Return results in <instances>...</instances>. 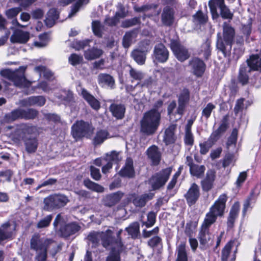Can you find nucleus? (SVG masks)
I'll use <instances>...</instances> for the list:
<instances>
[{
	"label": "nucleus",
	"instance_id": "obj_1",
	"mask_svg": "<svg viewBox=\"0 0 261 261\" xmlns=\"http://www.w3.org/2000/svg\"><path fill=\"white\" fill-rule=\"evenodd\" d=\"M36 131V127L30 124L22 123L17 126L13 135V140L16 143L23 141L25 150L32 153L37 150L38 142L37 138L33 136Z\"/></svg>",
	"mask_w": 261,
	"mask_h": 261
},
{
	"label": "nucleus",
	"instance_id": "obj_2",
	"mask_svg": "<svg viewBox=\"0 0 261 261\" xmlns=\"http://www.w3.org/2000/svg\"><path fill=\"white\" fill-rule=\"evenodd\" d=\"M222 27L223 37L220 33L217 34L216 47L226 57L230 55L236 33L234 28L226 22Z\"/></svg>",
	"mask_w": 261,
	"mask_h": 261
},
{
	"label": "nucleus",
	"instance_id": "obj_3",
	"mask_svg": "<svg viewBox=\"0 0 261 261\" xmlns=\"http://www.w3.org/2000/svg\"><path fill=\"white\" fill-rule=\"evenodd\" d=\"M161 114L155 109L146 112L141 121V131L147 135L155 133L160 124Z\"/></svg>",
	"mask_w": 261,
	"mask_h": 261
},
{
	"label": "nucleus",
	"instance_id": "obj_4",
	"mask_svg": "<svg viewBox=\"0 0 261 261\" xmlns=\"http://www.w3.org/2000/svg\"><path fill=\"white\" fill-rule=\"evenodd\" d=\"M54 242L50 239H41L38 234H34L30 240V248L36 252V261H46L47 249Z\"/></svg>",
	"mask_w": 261,
	"mask_h": 261
},
{
	"label": "nucleus",
	"instance_id": "obj_5",
	"mask_svg": "<svg viewBox=\"0 0 261 261\" xmlns=\"http://www.w3.org/2000/svg\"><path fill=\"white\" fill-rule=\"evenodd\" d=\"M227 196L225 194L219 196L218 199L210 207L209 212L206 214L204 220L214 224L218 217H221L224 214Z\"/></svg>",
	"mask_w": 261,
	"mask_h": 261
},
{
	"label": "nucleus",
	"instance_id": "obj_6",
	"mask_svg": "<svg viewBox=\"0 0 261 261\" xmlns=\"http://www.w3.org/2000/svg\"><path fill=\"white\" fill-rule=\"evenodd\" d=\"M25 68L20 67L15 71L5 70L2 71L1 73L3 75L7 76L9 80L14 82L16 86L19 87H29L31 86L32 82L28 81L24 76Z\"/></svg>",
	"mask_w": 261,
	"mask_h": 261
},
{
	"label": "nucleus",
	"instance_id": "obj_7",
	"mask_svg": "<svg viewBox=\"0 0 261 261\" xmlns=\"http://www.w3.org/2000/svg\"><path fill=\"white\" fill-rule=\"evenodd\" d=\"M69 202L68 197L63 194H51L43 200L44 210L52 211L64 206Z\"/></svg>",
	"mask_w": 261,
	"mask_h": 261
},
{
	"label": "nucleus",
	"instance_id": "obj_8",
	"mask_svg": "<svg viewBox=\"0 0 261 261\" xmlns=\"http://www.w3.org/2000/svg\"><path fill=\"white\" fill-rule=\"evenodd\" d=\"M71 128L72 137L76 140L84 137H88L93 130L92 126L88 122L83 120L76 121Z\"/></svg>",
	"mask_w": 261,
	"mask_h": 261
},
{
	"label": "nucleus",
	"instance_id": "obj_9",
	"mask_svg": "<svg viewBox=\"0 0 261 261\" xmlns=\"http://www.w3.org/2000/svg\"><path fill=\"white\" fill-rule=\"evenodd\" d=\"M172 168L169 167L153 175L149 180L152 189L153 190H158L164 186L168 180Z\"/></svg>",
	"mask_w": 261,
	"mask_h": 261
},
{
	"label": "nucleus",
	"instance_id": "obj_10",
	"mask_svg": "<svg viewBox=\"0 0 261 261\" xmlns=\"http://www.w3.org/2000/svg\"><path fill=\"white\" fill-rule=\"evenodd\" d=\"M170 46L175 56L178 61L184 62L190 57V54L188 50L178 42L172 41Z\"/></svg>",
	"mask_w": 261,
	"mask_h": 261
},
{
	"label": "nucleus",
	"instance_id": "obj_11",
	"mask_svg": "<svg viewBox=\"0 0 261 261\" xmlns=\"http://www.w3.org/2000/svg\"><path fill=\"white\" fill-rule=\"evenodd\" d=\"M189 65L194 75L198 77L202 76L206 68V65L203 60L198 58H193L189 61Z\"/></svg>",
	"mask_w": 261,
	"mask_h": 261
},
{
	"label": "nucleus",
	"instance_id": "obj_12",
	"mask_svg": "<svg viewBox=\"0 0 261 261\" xmlns=\"http://www.w3.org/2000/svg\"><path fill=\"white\" fill-rule=\"evenodd\" d=\"M212 224L213 223L204 220L198 237L201 245H205L211 240L212 235L210 233L209 228Z\"/></svg>",
	"mask_w": 261,
	"mask_h": 261
},
{
	"label": "nucleus",
	"instance_id": "obj_13",
	"mask_svg": "<svg viewBox=\"0 0 261 261\" xmlns=\"http://www.w3.org/2000/svg\"><path fill=\"white\" fill-rule=\"evenodd\" d=\"M154 194L152 193L144 194L140 196H136L134 193L129 194L128 196V200H132L133 204L136 207H142L145 206L146 202L151 199L153 197Z\"/></svg>",
	"mask_w": 261,
	"mask_h": 261
},
{
	"label": "nucleus",
	"instance_id": "obj_14",
	"mask_svg": "<svg viewBox=\"0 0 261 261\" xmlns=\"http://www.w3.org/2000/svg\"><path fill=\"white\" fill-rule=\"evenodd\" d=\"M153 56L159 62H166L169 58V51L162 43L156 44L154 48Z\"/></svg>",
	"mask_w": 261,
	"mask_h": 261
},
{
	"label": "nucleus",
	"instance_id": "obj_15",
	"mask_svg": "<svg viewBox=\"0 0 261 261\" xmlns=\"http://www.w3.org/2000/svg\"><path fill=\"white\" fill-rule=\"evenodd\" d=\"M174 13L173 8L169 6L165 7L161 14V21L163 24L167 27L171 26L175 20Z\"/></svg>",
	"mask_w": 261,
	"mask_h": 261
},
{
	"label": "nucleus",
	"instance_id": "obj_16",
	"mask_svg": "<svg viewBox=\"0 0 261 261\" xmlns=\"http://www.w3.org/2000/svg\"><path fill=\"white\" fill-rule=\"evenodd\" d=\"M126 247L119 243L118 247L113 246L109 255L106 258V261H121V253L126 252Z\"/></svg>",
	"mask_w": 261,
	"mask_h": 261
},
{
	"label": "nucleus",
	"instance_id": "obj_17",
	"mask_svg": "<svg viewBox=\"0 0 261 261\" xmlns=\"http://www.w3.org/2000/svg\"><path fill=\"white\" fill-rule=\"evenodd\" d=\"M124 196V193L118 191L110 194L106 195L103 199V204L108 207H112L117 204Z\"/></svg>",
	"mask_w": 261,
	"mask_h": 261
},
{
	"label": "nucleus",
	"instance_id": "obj_18",
	"mask_svg": "<svg viewBox=\"0 0 261 261\" xmlns=\"http://www.w3.org/2000/svg\"><path fill=\"white\" fill-rule=\"evenodd\" d=\"M45 103V99L42 96H31L21 100L19 104L23 107L37 106L41 107Z\"/></svg>",
	"mask_w": 261,
	"mask_h": 261
},
{
	"label": "nucleus",
	"instance_id": "obj_19",
	"mask_svg": "<svg viewBox=\"0 0 261 261\" xmlns=\"http://www.w3.org/2000/svg\"><path fill=\"white\" fill-rule=\"evenodd\" d=\"M200 195L199 188L195 183L192 184L191 187L188 190L185 197L190 205L193 204L197 200Z\"/></svg>",
	"mask_w": 261,
	"mask_h": 261
},
{
	"label": "nucleus",
	"instance_id": "obj_20",
	"mask_svg": "<svg viewBox=\"0 0 261 261\" xmlns=\"http://www.w3.org/2000/svg\"><path fill=\"white\" fill-rule=\"evenodd\" d=\"M146 153L154 165L159 164L161 159V152L158 146L154 145L150 146Z\"/></svg>",
	"mask_w": 261,
	"mask_h": 261
},
{
	"label": "nucleus",
	"instance_id": "obj_21",
	"mask_svg": "<svg viewBox=\"0 0 261 261\" xmlns=\"http://www.w3.org/2000/svg\"><path fill=\"white\" fill-rule=\"evenodd\" d=\"M30 39V33L20 30L15 31L10 37L11 42L25 43Z\"/></svg>",
	"mask_w": 261,
	"mask_h": 261
},
{
	"label": "nucleus",
	"instance_id": "obj_22",
	"mask_svg": "<svg viewBox=\"0 0 261 261\" xmlns=\"http://www.w3.org/2000/svg\"><path fill=\"white\" fill-rule=\"evenodd\" d=\"M215 177L216 172L215 171L213 170L207 171L205 178L201 181L203 191L207 192L212 189Z\"/></svg>",
	"mask_w": 261,
	"mask_h": 261
},
{
	"label": "nucleus",
	"instance_id": "obj_23",
	"mask_svg": "<svg viewBox=\"0 0 261 261\" xmlns=\"http://www.w3.org/2000/svg\"><path fill=\"white\" fill-rule=\"evenodd\" d=\"M15 229V225H11L9 222L3 224L0 228V243L12 238Z\"/></svg>",
	"mask_w": 261,
	"mask_h": 261
},
{
	"label": "nucleus",
	"instance_id": "obj_24",
	"mask_svg": "<svg viewBox=\"0 0 261 261\" xmlns=\"http://www.w3.org/2000/svg\"><path fill=\"white\" fill-rule=\"evenodd\" d=\"M81 229V226L76 223L73 222L62 226L60 232L64 237H68L75 234Z\"/></svg>",
	"mask_w": 261,
	"mask_h": 261
},
{
	"label": "nucleus",
	"instance_id": "obj_25",
	"mask_svg": "<svg viewBox=\"0 0 261 261\" xmlns=\"http://www.w3.org/2000/svg\"><path fill=\"white\" fill-rule=\"evenodd\" d=\"M176 128V124H171L165 129L163 136V141L166 145L173 144L175 142V131Z\"/></svg>",
	"mask_w": 261,
	"mask_h": 261
},
{
	"label": "nucleus",
	"instance_id": "obj_26",
	"mask_svg": "<svg viewBox=\"0 0 261 261\" xmlns=\"http://www.w3.org/2000/svg\"><path fill=\"white\" fill-rule=\"evenodd\" d=\"M248 68L250 70L261 71V50L259 55H253L247 60Z\"/></svg>",
	"mask_w": 261,
	"mask_h": 261
},
{
	"label": "nucleus",
	"instance_id": "obj_27",
	"mask_svg": "<svg viewBox=\"0 0 261 261\" xmlns=\"http://www.w3.org/2000/svg\"><path fill=\"white\" fill-rule=\"evenodd\" d=\"M81 94L84 99L88 104L95 110H98L100 107L99 101L96 99L92 95L84 88L81 91Z\"/></svg>",
	"mask_w": 261,
	"mask_h": 261
},
{
	"label": "nucleus",
	"instance_id": "obj_28",
	"mask_svg": "<svg viewBox=\"0 0 261 261\" xmlns=\"http://www.w3.org/2000/svg\"><path fill=\"white\" fill-rule=\"evenodd\" d=\"M101 241L102 246L108 248L111 245H115V240L113 237V232L110 229H108L105 231H101Z\"/></svg>",
	"mask_w": 261,
	"mask_h": 261
},
{
	"label": "nucleus",
	"instance_id": "obj_29",
	"mask_svg": "<svg viewBox=\"0 0 261 261\" xmlns=\"http://www.w3.org/2000/svg\"><path fill=\"white\" fill-rule=\"evenodd\" d=\"M134 173L133 161L130 158H127L124 167L119 171V174L123 177H132L134 175Z\"/></svg>",
	"mask_w": 261,
	"mask_h": 261
},
{
	"label": "nucleus",
	"instance_id": "obj_30",
	"mask_svg": "<svg viewBox=\"0 0 261 261\" xmlns=\"http://www.w3.org/2000/svg\"><path fill=\"white\" fill-rule=\"evenodd\" d=\"M98 82L102 86H108L111 89L114 88L115 80L113 76L108 74L100 73L98 75Z\"/></svg>",
	"mask_w": 261,
	"mask_h": 261
},
{
	"label": "nucleus",
	"instance_id": "obj_31",
	"mask_svg": "<svg viewBox=\"0 0 261 261\" xmlns=\"http://www.w3.org/2000/svg\"><path fill=\"white\" fill-rule=\"evenodd\" d=\"M224 1L225 0L209 1L208 5L213 19H216L219 17V14L217 12V8L220 9L224 6Z\"/></svg>",
	"mask_w": 261,
	"mask_h": 261
},
{
	"label": "nucleus",
	"instance_id": "obj_32",
	"mask_svg": "<svg viewBox=\"0 0 261 261\" xmlns=\"http://www.w3.org/2000/svg\"><path fill=\"white\" fill-rule=\"evenodd\" d=\"M146 50H142L138 48L134 49L131 53V57L138 65H144L146 59Z\"/></svg>",
	"mask_w": 261,
	"mask_h": 261
},
{
	"label": "nucleus",
	"instance_id": "obj_33",
	"mask_svg": "<svg viewBox=\"0 0 261 261\" xmlns=\"http://www.w3.org/2000/svg\"><path fill=\"white\" fill-rule=\"evenodd\" d=\"M211 41L206 39L198 48L197 52L199 55H203L205 59L207 60L211 55Z\"/></svg>",
	"mask_w": 261,
	"mask_h": 261
},
{
	"label": "nucleus",
	"instance_id": "obj_34",
	"mask_svg": "<svg viewBox=\"0 0 261 261\" xmlns=\"http://www.w3.org/2000/svg\"><path fill=\"white\" fill-rule=\"evenodd\" d=\"M110 111L114 117L122 119L124 116L125 108L122 105L113 103L110 107Z\"/></svg>",
	"mask_w": 261,
	"mask_h": 261
},
{
	"label": "nucleus",
	"instance_id": "obj_35",
	"mask_svg": "<svg viewBox=\"0 0 261 261\" xmlns=\"http://www.w3.org/2000/svg\"><path fill=\"white\" fill-rule=\"evenodd\" d=\"M137 36V31L136 30H132L126 32L122 39L123 47L126 48H128Z\"/></svg>",
	"mask_w": 261,
	"mask_h": 261
},
{
	"label": "nucleus",
	"instance_id": "obj_36",
	"mask_svg": "<svg viewBox=\"0 0 261 261\" xmlns=\"http://www.w3.org/2000/svg\"><path fill=\"white\" fill-rule=\"evenodd\" d=\"M251 71L250 69L245 65H242L239 70L238 80L243 85H246L249 80L248 73Z\"/></svg>",
	"mask_w": 261,
	"mask_h": 261
},
{
	"label": "nucleus",
	"instance_id": "obj_37",
	"mask_svg": "<svg viewBox=\"0 0 261 261\" xmlns=\"http://www.w3.org/2000/svg\"><path fill=\"white\" fill-rule=\"evenodd\" d=\"M128 67H129L128 73L132 82L134 81H137L138 82H139L144 79L145 74L143 72L133 68L130 65H128Z\"/></svg>",
	"mask_w": 261,
	"mask_h": 261
},
{
	"label": "nucleus",
	"instance_id": "obj_38",
	"mask_svg": "<svg viewBox=\"0 0 261 261\" xmlns=\"http://www.w3.org/2000/svg\"><path fill=\"white\" fill-rule=\"evenodd\" d=\"M239 211V205L238 203H234L229 212V216L227 219L228 227L231 228L233 226V224L236 219L237 218Z\"/></svg>",
	"mask_w": 261,
	"mask_h": 261
},
{
	"label": "nucleus",
	"instance_id": "obj_39",
	"mask_svg": "<svg viewBox=\"0 0 261 261\" xmlns=\"http://www.w3.org/2000/svg\"><path fill=\"white\" fill-rule=\"evenodd\" d=\"M103 53L100 49L92 48L85 52V58L88 60H92L99 58Z\"/></svg>",
	"mask_w": 261,
	"mask_h": 261
},
{
	"label": "nucleus",
	"instance_id": "obj_40",
	"mask_svg": "<svg viewBox=\"0 0 261 261\" xmlns=\"http://www.w3.org/2000/svg\"><path fill=\"white\" fill-rule=\"evenodd\" d=\"M84 186L88 189L98 193H102L104 192V188L101 185L95 183L89 179H85L84 181Z\"/></svg>",
	"mask_w": 261,
	"mask_h": 261
},
{
	"label": "nucleus",
	"instance_id": "obj_41",
	"mask_svg": "<svg viewBox=\"0 0 261 261\" xmlns=\"http://www.w3.org/2000/svg\"><path fill=\"white\" fill-rule=\"evenodd\" d=\"M125 230L132 238L136 239L140 233L139 224L137 222H133L125 228Z\"/></svg>",
	"mask_w": 261,
	"mask_h": 261
},
{
	"label": "nucleus",
	"instance_id": "obj_42",
	"mask_svg": "<svg viewBox=\"0 0 261 261\" xmlns=\"http://www.w3.org/2000/svg\"><path fill=\"white\" fill-rule=\"evenodd\" d=\"M103 159L105 161L111 162L113 163H118L122 160V157L119 152L113 150L107 153L105 156L103 157Z\"/></svg>",
	"mask_w": 261,
	"mask_h": 261
},
{
	"label": "nucleus",
	"instance_id": "obj_43",
	"mask_svg": "<svg viewBox=\"0 0 261 261\" xmlns=\"http://www.w3.org/2000/svg\"><path fill=\"white\" fill-rule=\"evenodd\" d=\"M227 128V124L225 122H223L217 130L212 133L210 136L211 139L216 142L221 135L226 132Z\"/></svg>",
	"mask_w": 261,
	"mask_h": 261
},
{
	"label": "nucleus",
	"instance_id": "obj_44",
	"mask_svg": "<svg viewBox=\"0 0 261 261\" xmlns=\"http://www.w3.org/2000/svg\"><path fill=\"white\" fill-rule=\"evenodd\" d=\"M34 70L36 72L39 73L40 75L42 73L44 77L49 81H53L55 79L53 73L50 70L46 69L44 66H37L35 68Z\"/></svg>",
	"mask_w": 261,
	"mask_h": 261
},
{
	"label": "nucleus",
	"instance_id": "obj_45",
	"mask_svg": "<svg viewBox=\"0 0 261 261\" xmlns=\"http://www.w3.org/2000/svg\"><path fill=\"white\" fill-rule=\"evenodd\" d=\"M177 256L176 261H188L186 244L182 243L177 248Z\"/></svg>",
	"mask_w": 261,
	"mask_h": 261
},
{
	"label": "nucleus",
	"instance_id": "obj_46",
	"mask_svg": "<svg viewBox=\"0 0 261 261\" xmlns=\"http://www.w3.org/2000/svg\"><path fill=\"white\" fill-rule=\"evenodd\" d=\"M22 114V109H17L7 114L6 118L9 121H13L18 119H23Z\"/></svg>",
	"mask_w": 261,
	"mask_h": 261
},
{
	"label": "nucleus",
	"instance_id": "obj_47",
	"mask_svg": "<svg viewBox=\"0 0 261 261\" xmlns=\"http://www.w3.org/2000/svg\"><path fill=\"white\" fill-rule=\"evenodd\" d=\"M205 168L204 165H195L194 166L191 167L190 169V172L191 175L200 178L203 176L205 171Z\"/></svg>",
	"mask_w": 261,
	"mask_h": 261
},
{
	"label": "nucleus",
	"instance_id": "obj_48",
	"mask_svg": "<svg viewBox=\"0 0 261 261\" xmlns=\"http://www.w3.org/2000/svg\"><path fill=\"white\" fill-rule=\"evenodd\" d=\"M193 21L199 24H204L207 20L208 17L206 14H204L201 11H197L193 16Z\"/></svg>",
	"mask_w": 261,
	"mask_h": 261
},
{
	"label": "nucleus",
	"instance_id": "obj_49",
	"mask_svg": "<svg viewBox=\"0 0 261 261\" xmlns=\"http://www.w3.org/2000/svg\"><path fill=\"white\" fill-rule=\"evenodd\" d=\"M233 243L229 242L223 248L221 252V260L222 261H228L230 255L231 250L232 247Z\"/></svg>",
	"mask_w": 261,
	"mask_h": 261
},
{
	"label": "nucleus",
	"instance_id": "obj_50",
	"mask_svg": "<svg viewBox=\"0 0 261 261\" xmlns=\"http://www.w3.org/2000/svg\"><path fill=\"white\" fill-rule=\"evenodd\" d=\"M53 215H48L42 219H40L36 224L37 228H43L49 226L53 219Z\"/></svg>",
	"mask_w": 261,
	"mask_h": 261
},
{
	"label": "nucleus",
	"instance_id": "obj_51",
	"mask_svg": "<svg viewBox=\"0 0 261 261\" xmlns=\"http://www.w3.org/2000/svg\"><path fill=\"white\" fill-rule=\"evenodd\" d=\"M215 142V141H213V140H211V137H210L207 141L202 143H200L199 144L200 153L202 154H205L207 152H208L210 148Z\"/></svg>",
	"mask_w": 261,
	"mask_h": 261
},
{
	"label": "nucleus",
	"instance_id": "obj_52",
	"mask_svg": "<svg viewBox=\"0 0 261 261\" xmlns=\"http://www.w3.org/2000/svg\"><path fill=\"white\" fill-rule=\"evenodd\" d=\"M109 133L105 130H100L96 133L94 138V143L96 144H100L108 138Z\"/></svg>",
	"mask_w": 261,
	"mask_h": 261
},
{
	"label": "nucleus",
	"instance_id": "obj_53",
	"mask_svg": "<svg viewBox=\"0 0 261 261\" xmlns=\"http://www.w3.org/2000/svg\"><path fill=\"white\" fill-rule=\"evenodd\" d=\"M197 223L196 222L190 221L186 224L185 230V233L189 237H191L195 232Z\"/></svg>",
	"mask_w": 261,
	"mask_h": 261
},
{
	"label": "nucleus",
	"instance_id": "obj_54",
	"mask_svg": "<svg viewBox=\"0 0 261 261\" xmlns=\"http://www.w3.org/2000/svg\"><path fill=\"white\" fill-rule=\"evenodd\" d=\"M89 2V0H79L74 5L71 7V12L68 15V17L73 16L79 10L81 7L83 5L87 4Z\"/></svg>",
	"mask_w": 261,
	"mask_h": 261
},
{
	"label": "nucleus",
	"instance_id": "obj_55",
	"mask_svg": "<svg viewBox=\"0 0 261 261\" xmlns=\"http://www.w3.org/2000/svg\"><path fill=\"white\" fill-rule=\"evenodd\" d=\"M22 114L23 119L27 120L33 119L37 117L38 112L33 109H22Z\"/></svg>",
	"mask_w": 261,
	"mask_h": 261
},
{
	"label": "nucleus",
	"instance_id": "obj_56",
	"mask_svg": "<svg viewBox=\"0 0 261 261\" xmlns=\"http://www.w3.org/2000/svg\"><path fill=\"white\" fill-rule=\"evenodd\" d=\"M87 239L96 247L101 239V232H92L89 234Z\"/></svg>",
	"mask_w": 261,
	"mask_h": 261
},
{
	"label": "nucleus",
	"instance_id": "obj_57",
	"mask_svg": "<svg viewBox=\"0 0 261 261\" xmlns=\"http://www.w3.org/2000/svg\"><path fill=\"white\" fill-rule=\"evenodd\" d=\"M140 23L139 17H134L122 21L121 27L124 28H129Z\"/></svg>",
	"mask_w": 261,
	"mask_h": 261
},
{
	"label": "nucleus",
	"instance_id": "obj_58",
	"mask_svg": "<svg viewBox=\"0 0 261 261\" xmlns=\"http://www.w3.org/2000/svg\"><path fill=\"white\" fill-rule=\"evenodd\" d=\"M83 61V57L76 54H72L68 58L69 63L72 66L81 64Z\"/></svg>",
	"mask_w": 261,
	"mask_h": 261
},
{
	"label": "nucleus",
	"instance_id": "obj_59",
	"mask_svg": "<svg viewBox=\"0 0 261 261\" xmlns=\"http://www.w3.org/2000/svg\"><path fill=\"white\" fill-rule=\"evenodd\" d=\"M216 108V106L212 103H208L206 105V107L203 108L202 111V116L205 117L206 119H208L213 111Z\"/></svg>",
	"mask_w": 261,
	"mask_h": 261
},
{
	"label": "nucleus",
	"instance_id": "obj_60",
	"mask_svg": "<svg viewBox=\"0 0 261 261\" xmlns=\"http://www.w3.org/2000/svg\"><path fill=\"white\" fill-rule=\"evenodd\" d=\"M155 222V214L153 212H150L147 215V221H142V225H145L146 227H150L154 225Z\"/></svg>",
	"mask_w": 261,
	"mask_h": 261
},
{
	"label": "nucleus",
	"instance_id": "obj_61",
	"mask_svg": "<svg viewBox=\"0 0 261 261\" xmlns=\"http://www.w3.org/2000/svg\"><path fill=\"white\" fill-rule=\"evenodd\" d=\"M220 15L224 19H231L233 17V13H231L229 9L225 5L220 9Z\"/></svg>",
	"mask_w": 261,
	"mask_h": 261
},
{
	"label": "nucleus",
	"instance_id": "obj_62",
	"mask_svg": "<svg viewBox=\"0 0 261 261\" xmlns=\"http://www.w3.org/2000/svg\"><path fill=\"white\" fill-rule=\"evenodd\" d=\"M189 98V91L187 89H185L182 90V92L180 93L179 96L178 102L186 105V103L188 102Z\"/></svg>",
	"mask_w": 261,
	"mask_h": 261
},
{
	"label": "nucleus",
	"instance_id": "obj_63",
	"mask_svg": "<svg viewBox=\"0 0 261 261\" xmlns=\"http://www.w3.org/2000/svg\"><path fill=\"white\" fill-rule=\"evenodd\" d=\"M21 11L20 7H15L9 9L5 11V15L8 18L12 19L15 17Z\"/></svg>",
	"mask_w": 261,
	"mask_h": 261
},
{
	"label": "nucleus",
	"instance_id": "obj_64",
	"mask_svg": "<svg viewBox=\"0 0 261 261\" xmlns=\"http://www.w3.org/2000/svg\"><path fill=\"white\" fill-rule=\"evenodd\" d=\"M92 30L94 34L98 37L102 36V26L99 21H93L92 25Z\"/></svg>",
	"mask_w": 261,
	"mask_h": 261
}]
</instances>
